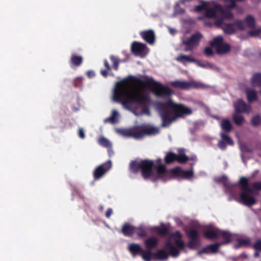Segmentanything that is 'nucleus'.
<instances>
[{
	"label": "nucleus",
	"mask_w": 261,
	"mask_h": 261,
	"mask_svg": "<svg viewBox=\"0 0 261 261\" xmlns=\"http://www.w3.org/2000/svg\"><path fill=\"white\" fill-rule=\"evenodd\" d=\"M129 82L140 84L142 89L152 91L158 97L169 99L166 102H158L155 108L162 119L163 126L169 125L177 118L190 115L193 113L191 108L183 104L176 103L170 99L173 94V90L147 77L143 80L134 76H129L117 83L114 92V100L120 102L126 109L130 110L131 105L136 103L142 108L141 113L150 115L149 107L151 99L148 94H143L140 91H130Z\"/></svg>",
	"instance_id": "obj_1"
},
{
	"label": "nucleus",
	"mask_w": 261,
	"mask_h": 261,
	"mask_svg": "<svg viewBox=\"0 0 261 261\" xmlns=\"http://www.w3.org/2000/svg\"><path fill=\"white\" fill-rule=\"evenodd\" d=\"M154 164L153 161L145 159L140 161H132L129 163V169L130 171L135 174L141 171L142 177L145 179H151L153 175L152 168Z\"/></svg>",
	"instance_id": "obj_2"
},
{
	"label": "nucleus",
	"mask_w": 261,
	"mask_h": 261,
	"mask_svg": "<svg viewBox=\"0 0 261 261\" xmlns=\"http://www.w3.org/2000/svg\"><path fill=\"white\" fill-rule=\"evenodd\" d=\"M175 245H174L170 240H166L164 245V248L168 251L169 255L173 257H176L180 254V250H184L186 244L182 240H175Z\"/></svg>",
	"instance_id": "obj_3"
},
{
	"label": "nucleus",
	"mask_w": 261,
	"mask_h": 261,
	"mask_svg": "<svg viewBox=\"0 0 261 261\" xmlns=\"http://www.w3.org/2000/svg\"><path fill=\"white\" fill-rule=\"evenodd\" d=\"M170 84L175 88L184 90H189L191 88H202L204 87L203 84L194 81H184L176 80L171 82Z\"/></svg>",
	"instance_id": "obj_4"
},
{
	"label": "nucleus",
	"mask_w": 261,
	"mask_h": 261,
	"mask_svg": "<svg viewBox=\"0 0 261 261\" xmlns=\"http://www.w3.org/2000/svg\"><path fill=\"white\" fill-rule=\"evenodd\" d=\"M186 233L190 240L187 243L188 247L191 250L197 249L200 244L198 231L195 228H190L186 231Z\"/></svg>",
	"instance_id": "obj_5"
},
{
	"label": "nucleus",
	"mask_w": 261,
	"mask_h": 261,
	"mask_svg": "<svg viewBox=\"0 0 261 261\" xmlns=\"http://www.w3.org/2000/svg\"><path fill=\"white\" fill-rule=\"evenodd\" d=\"M235 26L241 31L245 29L243 21L240 19L237 20L234 23H224L222 29L225 34L231 35L236 32Z\"/></svg>",
	"instance_id": "obj_6"
},
{
	"label": "nucleus",
	"mask_w": 261,
	"mask_h": 261,
	"mask_svg": "<svg viewBox=\"0 0 261 261\" xmlns=\"http://www.w3.org/2000/svg\"><path fill=\"white\" fill-rule=\"evenodd\" d=\"M111 166V161H108L97 166L93 172L94 179L98 180L101 178L110 169Z\"/></svg>",
	"instance_id": "obj_7"
},
{
	"label": "nucleus",
	"mask_w": 261,
	"mask_h": 261,
	"mask_svg": "<svg viewBox=\"0 0 261 261\" xmlns=\"http://www.w3.org/2000/svg\"><path fill=\"white\" fill-rule=\"evenodd\" d=\"M202 38V35L197 32L192 35L188 40L183 41L182 43L186 46L185 50L187 51L193 50L194 47L198 44Z\"/></svg>",
	"instance_id": "obj_8"
},
{
	"label": "nucleus",
	"mask_w": 261,
	"mask_h": 261,
	"mask_svg": "<svg viewBox=\"0 0 261 261\" xmlns=\"http://www.w3.org/2000/svg\"><path fill=\"white\" fill-rule=\"evenodd\" d=\"M218 181L221 182L225 189V192L226 193L230 194V195L232 197H235L237 194V191L236 190V188L237 187V184H232L230 183L227 178L226 176H222L218 179Z\"/></svg>",
	"instance_id": "obj_9"
},
{
	"label": "nucleus",
	"mask_w": 261,
	"mask_h": 261,
	"mask_svg": "<svg viewBox=\"0 0 261 261\" xmlns=\"http://www.w3.org/2000/svg\"><path fill=\"white\" fill-rule=\"evenodd\" d=\"M154 167L156 169L157 176H154V175L152 176L151 180L154 182L158 179L165 181L170 178V173H169L166 168L165 165L160 164L159 165L154 166Z\"/></svg>",
	"instance_id": "obj_10"
},
{
	"label": "nucleus",
	"mask_w": 261,
	"mask_h": 261,
	"mask_svg": "<svg viewBox=\"0 0 261 261\" xmlns=\"http://www.w3.org/2000/svg\"><path fill=\"white\" fill-rule=\"evenodd\" d=\"M158 132V129L154 127H146L140 130H133V138L139 139L145 135H155Z\"/></svg>",
	"instance_id": "obj_11"
},
{
	"label": "nucleus",
	"mask_w": 261,
	"mask_h": 261,
	"mask_svg": "<svg viewBox=\"0 0 261 261\" xmlns=\"http://www.w3.org/2000/svg\"><path fill=\"white\" fill-rule=\"evenodd\" d=\"M147 49V47L146 44L137 41L133 42L131 45L132 53L140 57H144L146 55Z\"/></svg>",
	"instance_id": "obj_12"
},
{
	"label": "nucleus",
	"mask_w": 261,
	"mask_h": 261,
	"mask_svg": "<svg viewBox=\"0 0 261 261\" xmlns=\"http://www.w3.org/2000/svg\"><path fill=\"white\" fill-rule=\"evenodd\" d=\"M170 173L174 176L181 177L184 179H190L194 175L193 171L192 170H184L179 167L172 169Z\"/></svg>",
	"instance_id": "obj_13"
},
{
	"label": "nucleus",
	"mask_w": 261,
	"mask_h": 261,
	"mask_svg": "<svg viewBox=\"0 0 261 261\" xmlns=\"http://www.w3.org/2000/svg\"><path fill=\"white\" fill-rule=\"evenodd\" d=\"M227 134L225 133H221L220 134L221 140L219 141L218 146L223 150L226 148L227 145L232 146L234 144L233 141Z\"/></svg>",
	"instance_id": "obj_14"
},
{
	"label": "nucleus",
	"mask_w": 261,
	"mask_h": 261,
	"mask_svg": "<svg viewBox=\"0 0 261 261\" xmlns=\"http://www.w3.org/2000/svg\"><path fill=\"white\" fill-rule=\"evenodd\" d=\"M234 107L237 113H249L251 110V107L248 106L242 99H238L234 103Z\"/></svg>",
	"instance_id": "obj_15"
},
{
	"label": "nucleus",
	"mask_w": 261,
	"mask_h": 261,
	"mask_svg": "<svg viewBox=\"0 0 261 261\" xmlns=\"http://www.w3.org/2000/svg\"><path fill=\"white\" fill-rule=\"evenodd\" d=\"M251 193L248 192H242L240 193V197L242 203L248 206H251L256 203L255 198L250 195Z\"/></svg>",
	"instance_id": "obj_16"
},
{
	"label": "nucleus",
	"mask_w": 261,
	"mask_h": 261,
	"mask_svg": "<svg viewBox=\"0 0 261 261\" xmlns=\"http://www.w3.org/2000/svg\"><path fill=\"white\" fill-rule=\"evenodd\" d=\"M141 37L148 44H153L155 40L154 32L152 30H148L140 32Z\"/></svg>",
	"instance_id": "obj_17"
},
{
	"label": "nucleus",
	"mask_w": 261,
	"mask_h": 261,
	"mask_svg": "<svg viewBox=\"0 0 261 261\" xmlns=\"http://www.w3.org/2000/svg\"><path fill=\"white\" fill-rule=\"evenodd\" d=\"M220 229L213 227L211 229L205 230L203 234L205 238L208 240L217 239L219 238V232Z\"/></svg>",
	"instance_id": "obj_18"
},
{
	"label": "nucleus",
	"mask_w": 261,
	"mask_h": 261,
	"mask_svg": "<svg viewBox=\"0 0 261 261\" xmlns=\"http://www.w3.org/2000/svg\"><path fill=\"white\" fill-rule=\"evenodd\" d=\"M232 233L226 230H222L220 229L219 232V237H221L223 241L219 242L221 246L229 244L232 240Z\"/></svg>",
	"instance_id": "obj_19"
},
{
	"label": "nucleus",
	"mask_w": 261,
	"mask_h": 261,
	"mask_svg": "<svg viewBox=\"0 0 261 261\" xmlns=\"http://www.w3.org/2000/svg\"><path fill=\"white\" fill-rule=\"evenodd\" d=\"M136 227L128 223H125L122 227L121 232L124 236L132 237L135 233Z\"/></svg>",
	"instance_id": "obj_20"
},
{
	"label": "nucleus",
	"mask_w": 261,
	"mask_h": 261,
	"mask_svg": "<svg viewBox=\"0 0 261 261\" xmlns=\"http://www.w3.org/2000/svg\"><path fill=\"white\" fill-rule=\"evenodd\" d=\"M128 249L134 257L141 255V253L143 251V249L139 244L134 243L128 245Z\"/></svg>",
	"instance_id": "obj_21"
},
{
	"label": "nucleus",
	"mask_w": 261,
	"mask_h": 261,
	"mask_svg": "<svg viewBox=\"0 0 261 261\" xmlns=\"http://www.w3.org/2000/svg\"><path fill=\"white\" fill-rule=\"evenodd\" d=\"M221 244H220L219 243L210 244L203 247L202 250L199 252V253L207 254L208 252L210 251L212 253H215L217 252Z\"/></svg>",
	"instance_id": "obj_22"
},
{
	"label": "nucleus",
	"mask_w": 261,
	"mask_h": 261,
	"mask_svg": "<svg viewBox=\"0 0 261 261\" xmlns=\"http://www.w3.org/2000/svg\"><path fill=\"white\" fill-rule=\"evenodd\" d=\"M169 256V253L165 248L159 249L153 253L154 258L159 260H166L168 258Z\"/></svg>",
	"instance_id": "obj_23"
},
{
	"label": "nucleus",
	"mask_w": 261,
	"mask_h": 261,
	"mask_svg": "<svg viewBox=\"0 0 261 261\" xmlns=\"http://www.w3.org/2000/svg\"><path fill=\"white\" fill-rule=\"evenodd\" d=\"M158 243L159 240L154 237H151L144 241V244L146 249L151 250L156 247Z\"/></svg>",
	"instance_id": "obj_24"
},
{
	"label": "nucleus",
	"mask_w": 261,
	"mask_h": 261,
	"mask_svg": "<svg viewBox=\"0 0 261 261\" xmlns=\"http://www.w3.org/2000/svg\"><path fill=\"white\" fill-rule=\"evenodd\" d=\"M239 184L243 192H248L253 193L252 189L249 187L248 179L245 177H241L240 179Z\"/></svg>",
	"instance_id": "obj_25"
},
{
	"label": "nucleus",
	"mask_w": 261,
	"mask_h": 261,
	"mask_svg": "<svg viewBox=\"0 0 261 261\" xmlns=\"http://www.w3.org/2000/svg\"><path fill=\"white\" fill-rule=\"evenodd\" d=\"M189 160V158L185 154L184 149H179L178 154H176V161L180 164H185Z\"/></svg>",
	"instance_id": "obj_26"
},
{
	"label": "nucleus",
	"mask_w": 261,
	"mask_h": 261,
	"mask_svg": "<svg viewBox=\"0 0 261 261\" xmlns=\"http://www.w3.org/2000/svg\"><path fill=\"white\" fill-rule=\"evenodd\" d=\"M218 9V12L221 15V17L223 19H231L233 17V14L230 10H225L221 5H218L216 7Z\"/></svg>",
	"instance_id": "obj_27"
},
{
	"label": "nucleus",
	"mask_w": 261,
	"mask_h": 261,
	"mask_svg": "<svg viewBox=\"0 0 261 261\" xmlns=\"http://www.w3.org/2000/svg\"><path fill=\"white\" fill-rule=\"evenodd\" d=\"M220 126L223 130L222 133H229L232 129V125L227 119H223L220 123Z\"/></svg>",
	"instance_id": "obj_28"
},
{
	"label": "nucleus",
	"mask_w": 261,
	"mask_h": 261,
	"mask_svg": "<svg viewBox=\"0 0 261 261\" xmlns=\"http://www.w3.org/2000/svg\"><path fill=\"white\" fill-rule=\"evenodd\" d=\"M218 5H215L213 8L206 9L204 13V16L208 18H217V13L218 12L216 8Z\"/></svg>",
	"instance_id": "obj_29"
},
{
	"label": "nucleus",
	"mask_w": 261,
	"mask_h": 261,
	"mask_svg": "<svg viewBox=\"0 0 261 261\" xmlns=\"http://www.w3.org/2000/svg\"><path fill=\"white\" fill-rule=\"evenodd\" d=\"M176 60L184 64H186L187 62L192 63H195L197 62V60L195 59L185 55H179L176 58Z\"/></svg>",
	"instance_id": "obj_30"
},
{
	"label": "nucleus",
	"mask_w": 261,
	"mask_h": 261,
	"mask_svg": "<svg viewBox=\"0 0 261 261\" xmlns=\"http://www.w3.org/2000/svg\"><path fill=\"white\" fill-rule=\"evenodd\" d=\"M251 83L253 86L261 87V73L257 72L254 73L251 79Z\"/></svg>",
	"instance_id": "obj_31"
},
{
	"label": "nucleus",
	"mask_w": 261,
	"mask_h": 261,
	"mask_svg": "<svg viewBox=\"0 0 261 261\" xmlns=\"http://www.w3.org/2000/svg\"><path fill=\"white\" fill-rule=\"evenodd\" d=\"M230 45L226 43H222L216 48V53L218 54L222 55L226 54L230 51Z\"/></svg>",
	"instance_id": "obj_32"
},
{
	"label": "nucleus",
	"mask_w": 261,
	"mask_h": 261,
	"mask_svg": "<svg viewBox=\"0 0 261 261\" xmlns=\"http://www.w3.org/2000/svg\"><path fill=\"white\" fill-rule=\"evenodd\" d=\"M83 57L80 56H77L75 54H72L70 58V63L75 66H79L83 63Z\"/></svg>",
	"instance_id": "obj_33"
},
{
	"label": "nucleus",
	"mask_w": 261,
	"mask_h": 261,
	"mask_svg": "<svg viewBox=\"0 0 261 261\" xmlns=\"http://www.w3.org/2000/svg\"><path fill=\"white\" fill-rule=\"evenodd\" d=\"M246 94L248 102H251L257 100V95L255 90L247 89Z\"/></svg>",
	"instance_id": "obj_34"
},
{
	"label": "nucleus",
	"mask_w": 261,
	"mask_h": 261,
	"mask_svg": "<svg viewBox=\"0 0 261 261\" xmlns=\"http://www.w3.org/2000/svg\"><path fill=\"white\" fill-rule=\"evenodd\" d=\"M243 23L245 22L249 28H254L255 26V20L253 16L248 15L244 19Z\"/></svg>",
	"instance_id": "obj_35"
},
{
	"label": "nucleus",
	"mask_w": 261,
	"mask_h": 261,
	"mask_svg": "<svg viewBox=\"0 0 261 261\" xmlns=\"http://www.w3.org/2000/svg\"><path fill=\"white\" fill-rule=\"evenodd\" d=\"M164 161L167 164H170L176 161V153L172 152H168L167 153Z\"/></svg>",
	"instance_id": "obj_36"
},
{
	"label": "nucleus",
	"mask_w": 261,
	"mask_h": 261,
	"mask_svg": "<svg viewBox=\"0 0 261 261\" xmlns=\"http://www.w3.org/2000/svg\"><path fill=\"white\" fill-rule=\"evenodd\" d=\"M223 38L221 36H218L214 38L212 41L210 42V45L212 47L216 48L223 43Z\"/></svg>",
	"instance_id": "obj_37"
},
{
	"label": "nucleus",
	"mask_w": 261,
	"mask_h": 261,
	"mask_svg": "<svg viewBox=\"0 0 261 261\" xmlns=\"http://www.w3.org/2000/svg\"><path fill=\"white\" fill-rule=\"evenodd\" d=\"M141 255L142 256V259L145 261H150L152 258V256H153V253L150 249H143V251L141 253Z\"/></svg>",
	"instance_id": "obj_38"
},
{
	"label": "nucleus",
	"mask_w": 261,
	"mask_h": 261,
	"mask_svg": "<svg viewBox=\"0 0 261 261\" xmlns=\"http://www.w3.org/2000/svg\"><path fill=\"white\" fill-rule=\"evenodd\" d=\"M233 120L236 125H241L245 121V119L240 113L236 112L233 115Z\"/></svg>",
	"instance_id": "obj_39"
},
{
	"label": "nucleus",
	"mask_w": 261,
	"mask_h": 261,
	"mask_svg": "<svg viewBox=\"0 0 261 261\" xmlns=\"http://www.w3.org/2000/svg\"><path fill=\"white\" fill-rule=\"evenodd\" d=\"M147 229L143 226H140L139 227H136L135 233H137V235L141 238L145 237L147 236Z\"/></svg>",
	"instance_id": "obj_40"
},
{
	"label": "nucleus",
	"mask_w": 261,
	"mask_h": 261,
	"mask_svg": "<svg viewBox=\"0 0 261 261\" xmlns=\"http://www.w3.org/2000/svg\"><path fill=\"white\" fill-rule=\"evenodd\" d=\"M118 115V113L117 110H113L110 117L106 118L104 120L105 123L111 122L112 123H115L117 122L116 117Z\"/></svg>",
	"instance_id": "obj_41"
},
{
	"label": "nucleus",
	"mask_w": 261,
	"mask_h": 261,
	"mask_svg": "<svg viewBox=\"0 0 261 261\" xmlns=\"http://www.w3.org/2000/svg\"><path fill=\"white\" fill-rule=\"evenodd\" d=\"M156 231L162 236H166L169 232V228L165 225L161 227H157L155 228Z\"/></svg>",
	"instance_id": "obj_42"
},
{
	"label": "nucleus",
	"mask_w": 261,
	"mask_h": 261,
	"mask_svg": "<svg viewBox=\"0 0 261 261\" xmlns=\"http://www.w3.org/2000/svg\"><path fill=\"white\" fill-rule=\"evenodd\" d=\"M261 123V116L259 114L254 116L251 120V124L254 127L258 126Z\"/></svg>",
	"instance_id": "obj_43"
},
{
	"label": "nucleus",
	"mask_w": 261,
	"mask_h": 261,
	"mask_svg": "<svg viewBox=\"0 0 261 261\" xmlns=\"http://www.w3.org/2000/svg\"><path fill=\"white\" fill-rule=\"evenodd\" d=\"M98 143L100 145L106 148L110 147L112 145L110 142L103 137H101L98 139Z\"/></svg>",
	"instance_id": "obj_44"
},
{
	"label": "nucleus",
	"mask_w": 261,
	"mask_h": 261,
	"mask_svg": "<svg viewBox=\"0 0 261 261\" xmlns=\"http://www.w3.org/2000/svg\"><path fill=\"white\" fill-rule=\"evenodd\" d=\"M251 245L249 239H240L238 240V247H249Z\"/></svg>",
	"instance_id": "obj_45"
},
{
	"label": "nucleus",
	"mask_w": 261,
	"mask_h": 261,
	"mask_svg": "<svg viewBox=\"0 0 261 261\" xmlns=\"http://www.w3.org/2000/svg\"><path fill=\"white\" fill-rule=\"evenodd\" d=\"M251 247L255 251H261V239L256 240L254 243L251 245Z\"/></svg>",
	"instance_id": "obj_46"
},
{
	"label": "nucleus",
	"mask_w": 261,
	"mask_h": 261,
	"mask_svg": "<svg viewBox=\"0 0 261 261\" xmlns=\"http://www.w3.org/2000/svg\"><path fill=\"white\" fill-rule=\"evenodd\" d=\"M110 59L113 63V67L115 70H117L119 67V60L118 58L114 57V56H111L110 57Z\"/></svg>",
	"instance_id": "obj_47"
},
{
	"label": "nucleus",
	"mask_w": 261,
	"mask_h": 261,
	"mask_svg": "<svg viewBox=\"0 0 261 261\" xmlns=\"http://www.w3.org/2000/svg\"><path fill=\"white\" fill-rule=\"evenodd\" d=\"M195 63H196L199 66L203 68H213L214 66V65L211 64L208 62H206L205 63H201L197 61V62H196Z\"/></svg>",
	"instance_id": "obj_48"
},
{
	"label": "nucleus",
	"mask_w": 261,
	"mask_h": 261,
	"mask_svg": "<svg viewBox=\"0 0 261 261\" xmlns=\"http://www.w3.org/2000/svg\"><path fill=\"white\" fill-rule=\"evenodd\" d=\"M240 149L242 151L251 153L253 152L252 149L249 147L245 143H242L240 145Z\"/></svg>",
	"instance_id": "obj_49"
},
{
	"label": "nucleus",
	"mask_w": 261,
	"mask_h": 261,
	"mask_svg": "<svg viewBox=\"0 0 261 261\" xmlns=\"http://www.w3.org/2000/svg\"><path fill=\"white\" fill-rule=\"evenodd\" d=\"M82 77H76L73 81L74 86L76 88L81 87L82 86Z\"/></svg>",
	"instance_id": "obj_50"
},
{
	"label": "nucleus",
	"mask_w": 261,
	"mask_h": 261,
	"mask_svg": "<svg viewBox=\"0 0 261 261\" xmlns=\"http://www.w3.org/2000/svg\"><path fill=\"white\" fill-rule=\"evenodd\" d=\"M226 3L229 4L227 6V8L229 10L233 9L236 7V4L235 0H225Z\"/></svg>",
	"instance_id": "obj_51"
},
{
	"label": "nucleus",
	"mask_w": 261,
	"mask_h": 261,
	"mask_svg": "<svg viewBox=\"0 0 261 261\" xmlns=\"http://www.w3.org/2000/svg\"><path fill=\"white\" fill-rule=\"evenodd\" d=\"M252 190L261 191V181H256L252 184Z\"/></svg>",
	"instance_id": "obj_52"
},
{
	"label": "nucleus",
	"mask_w": 261,
	"mask_h": 261,
	"mask_svg": "<svg viewBox=\"0 0 261 261\" xmlns=\"http://www.w3.org/2000/svg\"><path fill=\"white\" fill-rule=\"evenodd\" d=\"M261 33V29L251 30L248 32V34L251 36H257Z\"/></svg>",
	"instance_id": "obj_53"
},
{
	"label": "nucleus",
	"mask_w": 261,
	"mask_h": 261,
	"mask_svg": "<svg viewBox=\"0 0 261 261\" xmlns=\"http://www.w3.org/2000/svg\"><path fill=\"white\" fill-rule=\"evenodd\" d=\"M204 53L207 57H211L214 55L213 49L210 47H206L204 48Z\"/></svg>",
	"instance_id": "obj_54"
},
{
	"label": "nucleus",
	"mask_w": 261,
	"mask_h": 261,
	"mask_svg": "<svg viewBox=\"0 0 261 261\" xmlns=\"http://www.w3.org/2000/svg\"><path fill=\"white\" fill-rule=\"evenodd\" d=\"M122 135L126 137H133V130H123Z\"/></svg>",
	"instance_id": "obj_55"
},
{
	"label": "nucleus",
	"mask_w": 261,
	"mask_h": 261,
	"mask_svg": "<svg viewBox=\"0 0 261 261\" xmlns=\"http://www.w3.org/2000/svg\"><path fill=\"white\" fill-rule=\"evenodd\" d=\"M223 18H217L215 21V24L218 27H221L222 25H223L224 22H223Z\"/></svg>",
	"instance_id": "obj_56"
},
{
	"label": "nucleus",
	"mask_w": 261,
	"mask_h": 261,
	"mask_svg": "<svg viewBox=\"0 0 261 261\" xmlns=\"http://www.w3.org/2000/svg\"><path fill=\"white\" fill-rule=\"evenodd\" d=\"M79 136L81 139H84L85 138V135L84 131L82 128H80L79 129Z\"/></svg>",
	"instance_id": "obj_57"
},
{
	"label": "nucleus",
	"mask_w": 261,
	"mask_h": 261,
	"mask_svg": "<svg viewBox=\"0 0 261 261\" xmlns=\"http://www.w3.org/2000/svg\"><path fill=\"white\" fill-rule=\"evenodd\" d=\"M205 6L203 5H199L195 7V10L198 12H201L204 9Z\"/></svg>",
	"instance_id": "obj_58"
},
{
	"label": "nucleus",
	"mask_w": 261,
	"mask_h": 261,
	"mask_svg": "<svg viewBox=\"0 0 261 261\" xmlns=\"http://www.w3.org/2000/svg\"><path fill=\"white\" fill-rule=\"evenodd\" d=\"M112 213H113L112 209L111 208H108L106 213V217L107 218H109L110 217V216H111V215L112 214Z\"/></svg>",
	"instance_id": "obj_59"
},
{
	"label": "nucleus",
	"mask_w": 261,
	"mask_h": 261,
	"mask_svg": "<svg viewBox=\"0 0 261 261\" xmlns=\"http://www.w3.org/2000/svg\"><path fill=\"white\" fill-rule=\"evenodd\" d=\"M107 148L108 149V152L109 156L111 157L114 154V152L112 149V145L110 146V147H107Z\"/></svg>",
	"instance_id": "obj_60"
},
{
	"label": "nucleus",
	"mask_w": 261,
	"mask_h": 261,
	"mask_svg": "<svg viewBox=\"0 0 261 261\" xmlns=\"http://www.w3.org/2000/svg\"><path fill=\"white\" fill-rule=\"evenodd\" d=\"M104 65L106 68L108 70H110L111 69V67L110 65H109V62L107 60H105L104 61Z\"/></svg>",
	"instance_id": "obj_61"
},
{
	"label": "nucleus",
	"mask_w": 261,
	"mask_h": 261,
	"mask_svg": "<svg viewBox=\"0 0 261 261\" xmlns=\"http://www.w3.org/2000/svg\"><path fill=\"white\" fill-rule=\"evenodd\" d=\"M87 74L88 76L90 78L94 77L95 76V73L93 71H88L87 72Z\"/></svg>",
	"instance_id": "obj_62"
},
{
	"label": "nucleus",
	"mask_w": 261,
	"mask_h": 261,
	"mask_svg": "<svg viewBox=\"0 0 261 261\" xmlns=\"http://www.w3.org/2000/svg\"><path fill=\"white\" fill-rule=\"evenodd\" d=\"M100 73L102 76L104 77H107L108 75V72L106 70H102L100 71Z\"/></svg>",
	"instance_id": "obj_63"
},
{
	"label": "nucleus",
	"mask_w": 261,
	"mask_h": 261,
	"mask_svg": "<svg viewBox=\"0 0 261 261\" xmlns=\"http://www.w3.org/2000/svg\"><path fill=\"white\" fill-rule=\"evenodd\" d=\"M175 236L179 238H181L182 237L181 233L178 231L175 232Z\"/></svg>",
	"instance_id": "obj_64"
}]
</instances>
